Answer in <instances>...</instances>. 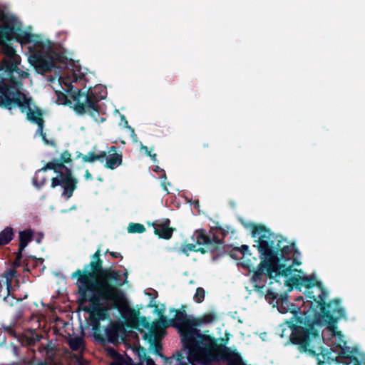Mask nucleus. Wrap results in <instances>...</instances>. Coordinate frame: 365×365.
<instances>
[{
	"instance_id": "f257e3e1",
	"label": "nucleus",
	"mask_w": 365,
	"mask_h": 365,
	"mask_svg": "<svg viewBox=\"0 0 365 365\" xmlns=\"http://www.w3.org/2000/svg\"><path fill=\"white\" fill-rule=\"evenodd\" d=\"M100 249L91 257V262L83 269H78L71 275L76 279L78 303L79 305L88 302L89 307L83 309L89 314V320L96 340L103 342L101 321L110 319L111 309H119L117 295L118 287L128 282V272L103 268Z\"/></svg>"
},
{
	"instance_id": "f03ea898",
	"label": "nucleus",
	"mask_w": 365,
	"mask_h": 365,
	"mask_svg": "<svg viewBox=\"0 0 365 365\" xmlns=\"http://www.w3.org/2000/svg\"><path fill=\"white\" fill-rule=\"evenodd\" d=\"M0 46L4 55L0 61V108L11 110L15 106L22 105L21 80L29 73L19 68L21 57L9 43Z\"/></svg>"
},
{
	"instance_id": "7ed1b4c3",
	"label": "nucleus",
	"mask_w": 365,
	"mask_h": 365,
	"mask_svg": "<svg viewBox=\"0 0 365 365\" xmlns=\"http://www.w3.org/2000/svg\"><path fill=\"white\" fill-rule=\"evenodd\" d=\"M285 285L294 286L299 289L301 287L307 289L304 294L307 297L312 299V302L305 314L306 317L312 314L314 322L319 323L323 319H327L328 322L331 321L333 324L336 322L334 319L333 314H336L335 315L336 317L342 315L343 310L339 307V298L326 302L329 292L323 286L322 282L317 279L314 274L302 277L300 275L289 276L288 279L285 280Z\"/></svg>"
},
{
	"instance_id": "20e7f679",
	"label": "nucleus",
	"mask_w": 365,
	"mask_h": 365,
	"mask_svg": "<svg viewBox=\"0 0 365 365\" xmlns=\"http://www.w3.org/2000/svg\"><path fill=\"white\" fill-rule=\"evenodd\" d=\"M272 243L269 244L264 241L262 238L260 239L258 245H254L259 252V257L261 259L260 263L257 267L249 262L243 264V267L252 272V276L250 279L254 290L263 295L265 292L266 284L267 279H271L269 284L273 283L272 279L275 277L282 276L287 278L292 274L293 272H302V270L294 269L292 265L286 266L285 264L279 265L277 267L273 264L277 257V250H274Z\"/></svg>"
},
{
	"instance_id": "39448f33",
	"label": "nucleus",
	"mask_w": 365,
	"mask_h": 365,
	"mask_svg": "<svg viewBox=\"0 0 365 365\" xmlns=\"http://www.w3.org/2000/svg\"><path fill=\"white\" fill-rule=\"evenodd\" d=\"M185 307V305H182L180 309H171L170 312H175L174 317L167 319L165 317H162L159 323L154 324L153 327L159 325L164 328L168 327L176 328L181 337L182 347L191 349V355L193 356L195 351L199 349L197 346L199 344L207 346H213L215 344L211 341L210 335L201 334L196 328L197 324L195 323V318L187 314Z\"/></svg>"
},
{
	"instance_id": "423d86ee",
	"label": "nucleus",
	"mask_w": 365,
	"mask_h": 365,
	"mask_svg": "<svg viewBox=\"0 0 365 365\" xmlns=\"http://www.w3.org/2000/svg\"><path fill=\"white\" fill-rule=\"evenodd\" d=\"M277 303L279 312L284 314L290 312L292 314V317L286 322L292 330L290 341L297 345L299 351L307 350L309 338L316 335V332L312 327L305 326L307 310H304V317L299 315L300 307L290 302L287 294H280Z\"/></svg>"
},
{
	"instance_id": "0eeeda50",
	"label": "nucleus",
	"mask_w": 365,
	"mask_h": 365,
	"mask_svg": "<svg viewBox=\"0 0 365 365\" xmlns=\"http://www.w3.org/2000/svg\"><path fill=\"white\" fill-rule=\"evenodd\" d=\"M65 84L67 86L66 94L61 92L57 93L59 100H63L65 105L70 106L71 101L68 99L69 97L74 102L73 108L78 115L88 113L97 123H103L106 120L105 118L99 117L101 107L98 103L101 98L91 88L87 91H82L81 89L74 88L71 83Z\"/></svg>"
},
{
	"instance_id": "6e6552de",
	"label": "nucleus",
	"mask_w": 365,
	"mask_h": 365,
	"mask_svg": "<svg viewBox=\"0 0 365 365\" xmlns=\"http://www.w3.org/2000/svg\"><path fill=\"white\" fill-rule=\"evenodd\" d=\"M250 227L252 229V237L255 239L254 245H258L260 239L262 238L264 241L268 242V245L272 243L271 245L274 247V250H277V257L275 261H273L274 264L279 267V265L282 264L280 263L281 260L287 261L289 259L288 256L295 249L294 242L287 245L288 242L282 235L275 234L264 225L250 223Z\"/></svg>"
},
{
	"instance_id": "1a4fd4ad",
	"label": "nucleus",
	"mask_w": 365,
	"mask_h": 365,
	"mask_svg": "<svg viewBox=\"0 0 365 365\" xmlns=\"http://www.w3.org/2000/svg\"><path fill=\"white\" fill-rule=\"evenodd\" d=\"M57 161L58 164H61V168L65 173H61V178H53L51 186L52 188H55L61 185L63 188L62 195L68 200L72 197L78 183L77 179L73 176L71 169L65 165V163H70L72 161L71 154L66 150L61 154L60 158L57 159Z\"/></svg>"
},
{
	"instance_id": "9d476101",
	"label": "nucleus",
	"mask_w": 365,
	"mask_h": 365,
	"mask_svg": "<svg viewBox=\"0 0 365 365\" xmlns=\"http://www.w3.org/2000/svg\"><path fill=\"white\" fill-rule=\"evenodd\" d=\"M196 245H202L203 247H195V252L205 254L210 252L216 257H220L225 252V245L223 240L220 239L215 234L207 235L203 229L197 230L193 235Z\"/></svg>"
},
{
	"instance_id": "9b49d317",
	"label": "nucleus",
	"mask_w": 365,
	"mask_h": 365,
	"mask_svg": "<svg viewBox=\"0 0 365 365\" xmlns=\"http://www.w3.org/2000/svg\"><path fill=\"white\" fill-rule=\"evenodd\" d=\"M20 102L23 105L15 106L14 108L19 107L21 113L26 111V118L30 122L37 125V133H39L43 143L46 145L55 147V141L48 140L46 133L43 132L44 120L42 118L41 110L37 108L35 111L33 110L31 108V98L27 97L25 94H22V97L20 98Z\"/></svg>"
},
{
	"instance_id": "f8f14e48",
	"label": "nucleus",
	"mask_w": 365,
	"mask_h": 365,
	"mask_svg": "<svg viewBox=\"0 0 365 365\" xmlns=\"http://www.w3.org/2000/svg\"><path fill=\"white\" fill-rule=\"evenodd\" d=\"M339 307L340 309H341L343 310V314L341 317H336V316H334L335 314H333L334 319L336 320V322L333 324H332L331 321L328 322V320H327V319H323V320H322V322H320L319 323L318 322L315 323V322H314V320H312V319H314V317H312V314L309 315V317H307L305 326H307L308 327H312L313 330L316 332V335H313V336L312 335L309 338L307 350L300 351L301 352H308L312 355H317V353L312 349L313 346H312V342L314 340L319 341L321 339V337H320L319 331L317 329H315V327H314L315 325H327L329 330L333 333L334 336H339V337L343 336L341 331L336 330V328H337L336 324H337L339 319L344 317L346 315L345 309L341 307L340 299H339Z\"/></svg>"
},
{
	"instance_id": "ddd939ff",
	"label": "nucleus",
	"mask_w": 365,
	"mask_h": 365,
	"mask_svg": "<svg viewBox=\"0 0 365 365\" xmlns=\"http://www.w3.org/2000/svg\"><path fill=\"white\" fill-rule=\"evenodd\" d=\"M11 22L14 23L13 38H15L18 43L22 45L34 43V46L44 48L45 43L38 39V36L23 30L21 23L14 17H12Z\"/></svg>"
},
{
	"instance_id": "4468645a",
	"label": "nucleus",
	"mask_w": 365,
	"mask_h": 365,
	"mask_svg": "<svg viewBox=\"0 0 365 365\" xmlns=\"http://www.w3.org/2000/svg\"><path fill=\"white\" fill-rule=\"evenodd\" d=\"M31 58L34 65L42 74L51 72L56 67L53 57L48 52L36 50L33 51Z\"/></svg>"
},
{
	"instance_id": "2eb2a0df",
	"label": "nucleus",
	"mask_w": 365,
	"mask_h": 365,
	"mask_svg": "<svg viewBox=\"0 0 365 365\" xmlns=\"http://www.w3.org/2000/svg\"><path fill=\"white\" fill-rule=\"evenodd\" d=\"M19 276L14 269H8L1 275V281L6 286L7 295L4 298L6 302H9V297H12L11 292L20 287Z\"/></svg>"
},
{
	"instance_id": "dca6fc26",
	"label": "nucleus",
	"mask_w": 365,
	"mask_h": 365,
	"mask_svg": "<svg viewBox=\"0 0 365 365\" xmlns=\"http://www.w3.org/2000/svg\"><path fill=\"white\" fill-rule=\"evenodd\" d=\"M170 225V220L168 218L157 220L151 223L148 222V225L153 227L154 234L159 238L166 240H170L176 230L175 228L171 227Z\"/></svg>"
},
{
	"instance_id": "f3484780",
	"label": "nucleus",
	"mask_w": 365,
	"mask_h": 365,
	"mask_svg": "<svg viewBox=\"0 0 365 365\" xmlns=\"http://www.w3.org/2000/svg\"><path fill=\"white\" fill-rule=\"evenodd\" d=\"M161 336L160 333H157L155 329H150L149 332L144 333L143 339L149 343V350L163 359L165 355L162 354Z\"/></svg>"
},
{
	"instance_id": "a211bd4d",
	"label": "nucleus",
	"mask_w": 365,
	"mask_h": 365,
	"mask_svg": "<svg viewBox=\"0 0 365 365\" xmlns=\"http://www.w3.org/2000/svg\"><path fill=\"white\" fill-rule=\"evenodd\" d=\"M104 166L106 168L114 170L122 165L123 155L121 152H118V148L112 145L108 148L107 158L106 159Z\"/></svg>"
},
{
	"instance_id": "6ab92c4d",
	"label": "nucleus",
	"mask_w": 365,
	"mask_h": 365,
	"mask_svg": "<svg viewBox=\"0 0 365 365\" xmlns=\"http://www.w3.org/2000/svg\"><path fill=\"white\" fill-rule=\"evenodd\" d=\"M42 339V335L38 334L34 329H28L23 334L18 335V340L24 346H34Z\"/></svg>"
},
{
	"instance_id": "aec40b11",
	"label": "nucleus",
	"mask_w": 365,
	"mask_h": 365,
	"mask_svg": "<svg viewBox=\"0 0 365 365\" xmlns=\"http://www.w3.org/2000/svg\"><path fill=\"white\" fill-rule=\"evenodd\" d=\"M344 346L341 348L340 356L348 360L349 361L346 362V365H363L362 361H364L365 359L362 358L361 360H359L354 354L357 352L356 349H351L349 346H346V342L344 341Z\"/></svg>"
},
{
	"instance_id": "412c9836",
	"label": "nucleus",
	"mask_w": 365,
	"mask_h": 365,
	"mask_svg": "<svg viewBox=\"0 0 365 365\" xmlns=\"http://www.w3.org/2000/svg\"><path fill=\"white\" fill-rule=\"evenodd\" d=\"M121 331V326L115 322H110L105 329V334L108 342L115 344L118 341L119 333Z\"/></svg>"
},
{
	"instance_id": "4be33fe9",
	"label": "nucleus",
	"mask_w": 365,
	"mask_h": 365,
	"mask_svg": "<svg viewBox=\"0 0 365 365\" xmlns=\"http://www.w3.org/2000/svg\"><path fill=\"white\" fill-rule=\"evenodd\" d=\"M14 23L0 25V45L9 43L13 39Z\"/></svg>"
},
{
	"instance_id": "5701e85b",
	"label": "nucleus",
	"mask_w": 365,
	"mask_h": 365,
	"mask_svg": "<svg viewBox=\"0 0 365 365\" xmlns=\"http://www.w3.org/2000/svg\"><path fill=\"white\" fill-rule=\"evenodd\" d=\"M35 232L31 229H26L19 232V248L24 251L29 243L32 242Z\"/></svg>"
},
{
	"instance_id": "b1692460",
	"label": "nucleus",
	"mask_w": 365,
	"mask_h": 365,
	"mask_svg": "<svg viewBox=\"0 0 365 365\" xmlns=\"http://www.w3.org/2000/svg\"><path fill=\"white\" fill-rule=\"evenodd\" d=\"M15 237L14 229L7 226L0 232V247L9 245Z\"/></svg>"
},
{
	"instance_id": "393cba45",
	"label": "nucleus",
	"mask_w": 365,
	"mask_h": 365,
	"mask_svg": "<svg viewBox=\"0 0 365 365\" xmlns=\"http://www.w3.org/2000/svg\"><path fill=\"white\" fill-rule=\"evenodd\" d=\"M108 355L113 359L110 365H125V357L113 348L107 349Z\"/></svg>"
},
{
	"instance_id": "a878e982",
	"label": "nucleus",
	"mask_w": 365,
	"mask_h": 365,
	"mask_svg": "<svg viewBox=\"0 0 365 365\" xmlns=\"http://www.w3.org/2000/svg\"><path fill=\"white\" fill-rule=\"evenodd\" d=\"M61 164H58L57 159H53L51 162L47 163L43 168L39 169L37 173L46 172L48 170H53L57 174L56 178H61V173H65L61 168Z\"/></svg>"
},
{
	"instance_id": "bb28decb",
	"label": "nucleus",
	"mask_w": 365,
	"mask_h": 365,
	"mask_svg": "<svg viewBox=\"0 0 365 365\" xmlns=\"http://www.w3.org/2000/svg\"><path fill=\"white\" fill-rule=\"evenodd\" d=\"M140 326L143 328L149 329V331L150 329H155L153 327H150V324L148 322L145 317H140V318L137 319L136 321L132 325V327L138 329L143 335L144 333H146V332L145 331H143L142 329H140L139 328Z\"/></svg>"
},
{
	"instance_id": "cd10ccee",
	"label": "nucleus",
	"mask_w": 365,
	"mask_h": 365,
	"mask_svg": "<svg viewBox=\"0 0 365 365\" xmlns=\"http://www.w3.org/2000/svg\"><path fill=\"white\" fill-rule=\"evenodd\" d=\"M217 319V314L214 312L205 313L200 318H195L196 328L203 323H212Z\"/></svg>"
},
{
	"instance_id": "c85d7f7f",
	"label": "nucleus",
	"mask_w": 365,
	"mask_h": 365,
	"mask_svg": "<svg viewBox=\"0 0 365 365\" xmlns=\"http://www.w3.org/2000/svg\"><path fill=\"white\" fill-rule=\"evenodd\" d=\"M128 231L130 233H143L145 231V228L142 224L131 222L128 225Z\"/></svg>"
},
{
	"instance_id": "c756f323",
	"label": "nucleus",
	"mask_w": 365,
	"mask_h": 365,
	"mask_svg": "<svg viewBox=\"0 0 365 365\" xmlns=\"http://www.w3.org/2000/svg\"><path fill=\"white\" fill-rule=\"evenodd\" d=\"M83 344V340L81 337H74L69 340L68 345L73 351H78Z\"/></svg>"
},
{
	"instance_id": "7c9ffc66",
	"label": "nucleus",
	"mask_w": 365,
	"mask_h": 365,
	"mask_svg": "<svg viewBox=\"0 0 365 365\" xmlns=\"http://www.w3.org/2000/svg\"><path fill=\"white\" fill-rule=\"evenodd\" d=\"M205 296V289L202 287H197L193 296V300L196 303H201L204 301Z\"/></svg>"
},
{
	"instance_id": "2f4dec72",
	"label": "nucleus",
	"mask_w": 365,
	"mask_h": 365,
	"mask_svg": "<svg viewBox=\"0 0 365 365\" xmlns=\"http://www.w3.org/2000/svg\"><path fill=\"white\" fill-rule=\"evenodd\" d=\"M77 158H81V160L83 163H93L95 162V153L93 151H90L86 155H83L80 153L77 155Z\"/></svg>"
},
{
	"instance_id": "473e14b6",
	"label": "nucleus",
	"mask_w": 365,
	"mask_h": 365,
	"mask_svg": "<svg viewBox=\"0 0 365 365\" xmlns=\"http://www.w3.org/2000/svg\"><path fill=\"white\" fill-rule=\"evenodd\" d=\"M133 351L135 355L138 356L140 361L143 362V360L148 356L146 349L141 346L140 345H138L135 349H133Z\"/></svg>"
},
{
	"instance_id": "72a5a7b5",
	"label": "nucleus",
	"mask_w": 365,
	"mask_h": 365,
	"mask_svg": "<svg viewBox=\"0 0 365 365\" xmlns=\"http://www.w3.org/2000/svg\"><path fill=\"white\" fill-rule=\"evenodd\" d=\"M23 250H20L18 249V251L15 253L16 257L14 261L13 262V268L16 269V268L20 267L21 266V259L23 258Z\"/></svg>"
},
{
	"instance_id": "f704fd0d",
	"label": "nucleus",
	"mask_w": 365,
	"mask_h": 365,
	"mask_svg": "<svg viewBox=\"0 0 365 365\" xmlns=\"http://www.w3.org/2000/svg\"><path fill=\"white\" fill-rule=\"evenodd\" d=\"M196 245L195 244H186L182 245L180 248V252L185 255L186 256H189V253L190 252H195Z\"/></svg>"
},
{
	"instance_id": "c9c22d12",
	"label": "nucleus",
	"mask_w": 365,
	"mask_h": 365,
	"mask_svg": "<svg viewBox=\"0 0 365 365\" xmlns=\"http://www.w3.org/2000/svg\"><path fill=\"white\" fill-rule=\"evenodd\" d=\"M262 296H264L265 299L268 301H273L274 299L277 300L279 299L278 294L270 289H265V292Z\"/></svg>"
},
{
	"instance_id": "e433bc0d",
	"label": "nucleus",
	"mask_w": 365,
	"mask_h": 365,
	"mask_svg": "<svg viewBox=\"0 0 365 365\" xmlns=\"http://www.w3.org/2000/svg\"><path fill=\"white\" fill-rule=\"evenodd\" d=\"M178 354H180L182 356H183L180 351H177L175 354H173L172 356L170 357H167L165 356V357H163V359H164L165 363L169 364L170 365L173 364L174 361H175L178 363L176 365H180V361L179 360H178Z\"/></svg>"
},
{
	"instance_id": "4c0bfd02",
	"label": "nucleus",
	"mask_w": 365,
	"mask_h": 365,
	"mask_svg": "<svg viewBox=\"0 0 365 365\" xmlns=\"http://www.w3.org/2000/svg\"><path fill=\"white\" fill-rule=\"evenodd\" d=\"M229 247H227L226 245H225V252L224 253V255L226 253V252H228L229 253V255L233 258V259H238L239 258V256H238V254L240 253L239 250H238V247H234V248H232L230 250H229Z\"/></svg>"
},
{
	"instance_id": "58836bf2",
	"label": "nucleus",
	"mask_w": 365,
	"mask_h": 365,
	"mask_svg": "<svg viewBox=\"0 0 365 365\" xmlns=\"http://www.w3.org/2000/svg\"><path fill=\"white\" fill-rule=\"evenodd\" d=\"M107 153L106 151H101L99 153H95V161L103 163L107 158Z\"/></svg>"
},
{
	"instance_id": "ea45409f",
	"label": "nucleus",
	"mask_w": 365,
	"mask_h": 365,
	"mask_svg": "<svg viewBox=\"0 0 365 365\" xmlns=\"http://www.w3.org/2000/svg\"><path fill=\"white\" fill-rule=\"evenodd\" d=\"M3 329L9 335L18 339V335L11 326L3 327Z\"/></svg>"
},
{
	"instance_id": "a19ab883",
	"label": "nucleus",
	"mask_w": 365,
	"mask_h": 365,
	"mask_svg": "<svg viewBox=\"0 0 365 365\" xmlns=\"http://www.w3.org/2000/svg\"><path fill=\"white\" fill-rule=\"evenodd\" d=\"M124 356L125 357V362H126L125 365H144V364H143L142 361H139L138 363H134L132 358L130 357L126 354H125Z\"/></svg>"
},
{
	"instance_id": "79ce46f5",
	"label": "nucleus",
	"mask_w": 365,
	"mask_h": 365,
	"mask_svg": "<svg viewBox=\"0 0 365 365\" xmlns=\"http://www.w3.org/2000/svg\"><path fill=\"white\" fill-rule=\"evenodd\" d=\"M43 350L46 351V354L48 355L49 353H51L55 350V346L51 342H48L46 346L43 347Z\"/></svg>"
},
{
	"instance_id": "37998d69",
	"label": "nucleus",
	"mask_w": 365,
	"mask_h": 365,
	"mask_svg": "<svg viewBox=\"0 0 365 365\" xmlns=\"http://www.w3.org/2000/svg\"><path fill=\"white\" fill-rule=\"evenodd\" d=\"M28 297V294L26 293L25 294H24V297H19V298H16L15 296L12 295V299L11 301H9V304L11 306H13L14 305V300L16 299V302H22L24 299H27Z\"/></svg>"
},
{
	"instance_id": "c03bdc74",
	"label": "nucleus",
	"mask_w": 365,
	"mask_h": 365,
	"mask_svg": "<svg viewBox=\"0 0 365 365\" xmlns=\"http://www.w3.org/2000/svg\"><path fill=\"white\" fill-rule=\"evenodd\" d=\"M238 250L240 252V254L242 255L243 256H245L248 254L249 252V246L246 245H242L240 247H238Z\"/></svg>"
},
{
	"instance_id": "a18cd8bd",
	"label": "nucleus",
	"mask_w": 365,
	"mask_h": 365,
	"mask_svg": "<svg viewBox=\"0 0 365 365\" xmlns=\"http://www.w3.org/2000/svg\"><path fill=\"white\" fill-rule=\"evenodd\" d=\"M145 362L146 365H156L154 361L150 358V356H147L143 360V364Z\"/></svg>"
},
{
	"instance_id": "49530a36",
	"label": "nucleus",
	"mask_w": 365,
	"mask_h": 365,
	"mask_svg": "<svg viewBox=\"0 0 365 365\" xmlns=\"http://www.w3.org/2000/svg\"><path fill=\"white\" fill-rule=\"evenodd\" d=\"M213 228H215L217 230L221 231V232L223 235H227V232H225V230L222 228V227L219 225L218 222H216L215 225L211 227V229H213Z\"/></svg>"
},
{
	"instance_id": "de8ad7c7",
	"label": "nucleus",
	"mask_w": 365,
	"mask_h": 365,
	"mask_svg": "<svg viewBox=\"0 0 365 365\" xmlns=\"http://www.w3.org/2000/svg\"><path fill=\"white\" fill-rule=\"evenodd\" d=\"M153 171L154 172H161L163 173V175H162V177L164 178V179H166V174H165V172L163 169H161L159 166H156L154 169H153Z\"/></svg>"
},
{
	"instance_id": "09e8293b",
	"label": "nucleus",
	"mask_w": 365,
	"mask_h": 365,
	"mask_svg": "<svg viewBox=\"0 0 365 365\" xmlns=\"http://www.w3.org/2000/svg\"><path fill=\"white\" fill-rule=\"evenodd\" d=\"M110 253V255L111 257H113V258H123V256L121 255V254L120 252H109Z\"/></svg>"
},
{
	"instance_id": "8fccbe9b",
	"label": "nucleus",
	"mask_w": 365,
	"mask_h": 365,
	"mask_svg": "<svg viewBox=\"0 0 365 365\" xmlns=\"http://www.w3.org/2000/svg\"><path fill=\"white\" fill-rule=\"evenodd\" d=\"M84 178L86 180H91L93 179L92 175L88 170H86L84 174Z\"/></svg>"
},
{
	"instance_id": "3c124183",
	"label": "nucleus",
	"mask_w": 365,
	"mask_h": 365,
	"mask_svg": "<svg viewBox=\"0 0 365 365\" xmlns=\"http://www.w3.org/2000/svg\"><path fill=\"white\" fill-rule=\"evenodd\" d=\"M46 356H47V359L50 361H53L56 358V356H55V354L53 353V351L51 353H49L48 355H46Z\"/></svg>"
},
{
	"instance_id": "603ef678",
	"label": "nucleus",
	"mask_w": 365,
	"mask_h": 365,
	"mask_svg": "<svg viewBox=\"0 0 365 365\" xmlns=\"http://www.w3.org/2000/svg\"><path fill=\"white\" fill-rule=\"evenodd\" d=\"M141 150H145V154L148 156L150 155L151 152L148 150V148L147 146L141 145Z\"/></svg>"
},
{
	"instance_id": "864d4df0",
	"label": "nucleus",
	"mask_w": 365,
	"mask_h": 365,
	"mask_svg": "<svg viewBox=\"0 0 365 365\" xmlns=\"http://www.w3.org/2000/svg\"><path fill=\"white\" fill-rule=\"evenodd\" d=\"M178 360L180 361V365H187L183 360L182 356L180 354H178Z\"/></svg>"
},
{
	"instance_id": "5fc2aeb1",
	"label": "nucleus",
	"mask_w": 365,
	"mask_h": 365,
	"mask_svg": "<svg viewBox=\"0 0 365 365\" xmlns=\"http://www.w3.org/2000/svg\"><path fill=\"white\" fill-rule=\"evenodd\" d=\"M44 182H45V180H43L42 182H41L39 184H38L37 178H36L35 180H34V183L38 187H41V186L43 185Z\"/></svg>"
},
{
	"instance_id": "6e6d98bb",
	"label": "nucleus",
	"mask_w": 365,
	"mask_h": 365,
	"mask_svg": "<svg viewBox=\"0 0 365 365\" xmlns=\"http://www.w3.org/2000/svg\"><path fill=\"white\" fill-rule=\"evenodd\" d=\"M75 365H85L84 361L81 359H78L76 361V364Z\"/></svg>"
},
{
	"instance_id": "4d7b16f0",
	"label": "nucleus",
	"mask_w": 365,
	"mask_h": 365,
	"mask_svg": "<svg viewBox=\"0 0 365 365\" xmlns=\"http://www.w3.org/2000/svg\"><path fill=\"white\" fill-rule=\"evenodd\" d=\"M30 257L33 259H36L37 262H39L41 264L43 262V259L42 258L37 259L35 256H30Z\"/></svg>"
},
{
	"instance_id": "13d9d810",
	"label": "nucleus",
	"mask_w": 365,
	"mask_h": 365,
	"mask_svg": "<svg viewBox=\"0 0 365 365\" xmlns=\"http://www.w3.org/2000/svg\"><path fill=\"white\" fill-rule=\"evenodd\" d=\"M149 157L151 158V159L154 161V162H156L157 161V155L156 154H150V155H149Z\"/></svg>"
},
{
	"instance_id": "bf43d9fd",
	"label": "nucleus",
	"mask_w": 365,
	"mask_h": 365,
	"mask_svg": "<svg viewBox=\"0 0 365 365\" xmlns=\"http://www.w3.org/2000/svg\"><path fill=\"white\" fill-rule=\"evenodd\" d=\"M295 301H296V302H300V301H302L303 303H304V298H303V297H302V296L297 297V298L295 299Z\"/></svg>"
},
{
	"instance_id": "052dcab7",
	"label": "nucleus",
	"mask_w": 365,
	"mask_h": 365,
	"mask_svg": "<svg viewBox=\"0 0 365 365\" xmlns=\"http://www.w3.org/2000/svg\"><path fill=\"white\" fill-rule=\"evenodd\" d=\"M36 365H51L49 363H47L46 361H40Z\"/></svg>"
},
{
	"instance_id": "680f3d73",
	"label": "nucleus",
	"mask_w": 365,
	"mask_h": 365,
	"mask_svg": "<svg viewBox=\"0 0 365 365\" xmlns=\"http://www.w3.org/2000/svg\"><path fill=\"white\" fill-rule=\"evenodd\" d=\"M24 272H29L27 264L24 265Z\"/></svg>"
},
{
	"instance_id": "e2e57ef3",
	"label": "nucleus",
	"mask_w": 365,
	"mask_h": 365,
	"mask_svg": "<svg viewBox=\"0 0 365 365\" xmlns=\"http://www.w3.org/2000/svg\"><path fill=\"white\" fill-rule=\"evenodd\" d=\"M73 78H74L73 81H77L78 79L77 75L75 73L73 74Z\"/></svg>"
},
{
	"instance_id": "0e129e2a",
	"label": "nucleus",
	"mask_w": 365,
	"mask_h": 365,
	"mask_svg": "<svg viewBox=\"0 0 365 365\" xmlns=\"http://www.w3.org/2000/svg\"><path fill=\"white\" fill-rule=\"evenodd\" d=\"M293 262H294V264H298V265H299V264H301L299 262H298V261H297V259H293Z\"/></svg>"
},
{
	"instance_id": "69168bd1",
	"label": "nucleus",
	"mask_w": 365,
	"mask_h": 365,
	"mask_svg": "<svg viewBox=\"0 0 365 365\" xmlns=\"http://www.w3.org/2000/svg\"><path fill=\"white\" fill-rule=\"evenodd\" d=\"M122 118H123V120H125V124H126V125H128V121L126 120V119H125V116H123H123H122ZM127 126L128 127V125H127ZM129 128H130V127L129 126Z\"/></svg>"
},
{
	"instance_id": "338daca9",
	"label": "nucleus",
	"mask_w": 365,
	"mask_h": 365,
	"mask_svg": "<svg viewBox=\"0 0 365 365\" xmlns=\"http://www.w3.org/2000/svg\"><path fill=\"white\" fill-rule=\"evenodd\" d=\"M41 238H40V237H39V238H38V239H36V242H37V243H40V242H41Z\"/></svg>"
},
{
	"instance_id": "774afa93",
	"label": "nucleus",
	"mask_w": 365,
	"mask_h": 365,
	"mask_svg": "<svg viewBox=\"0 0 365 365\" xmlns=\"http://www.w3.org/2000/svg\"><path fill=\"white\" fill-rule=\"evenodd\" d=\"M362 364L365 365V359H364V361H362Z\"/></svg>"
}]
</instances>
